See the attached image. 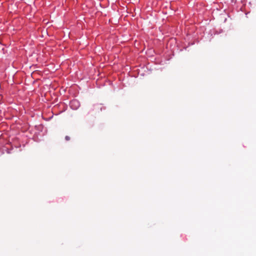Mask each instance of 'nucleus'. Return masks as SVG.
Wrapping results in <instances>:
<instances>
[{"label": "nucleus", "instance_id": "f257e3e1", "mask_svg": "<svg viewBox=\"0 0 256 256\" xmlns=\"http://www.w3.org/2000/svg\"><path fill=\"white\" fill-rule=\"evenodd\" d=\"M70 106L72 110H76L80 106V103L77 100L74 99L70 101Z\"/></svg>", "mask_w": 256, "mask_h": 256}, {"label": "nucleus", "instance_id": "f03ea898", "mask_svg": "<svg viewBox=\"0 0 256 256\" xmlns=\"http://www.w3.org/2000/svg\"><path fill=\"white\" fill-rule=\"evenodd\" d=\"M65 140H66V141H68L70 140V137L69 136H65Z\"/></svg>", "mask_w": 256, "mask_h": 256}]
</instances>
